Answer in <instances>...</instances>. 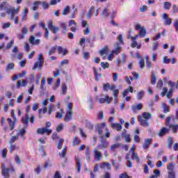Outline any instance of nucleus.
Wrapping results in <instances>:
<instances>
[{
	"label": "nucleus",
	"instance_id": "2",
	"mask_svg": "<svg viewBox=\"0 0 178 178\" xmlns=\"http://www.w3.org/2000/svg\"><path fill=\"white\" fill-rule=\"evenodd\" d=\"M172 120L175 122L176 120V117L175 115H170L165 120V126L168 127L169 129H172V133L176 134L177 133V129H178V124H172L171 122Z\"/></svg>",
	"mask_w": 178,
	"mask_h": 178
},
{
	"label": "nucleus",
	"instance_id": "29",
	"mask_svg": "<svg viewBox=\"0 0 178 178\" xmlns=\"http://www.w3.org/2000/svg\"><path fill=\"white\" fill-rule=\"evenodd\" d=\"M131 48H137V49H140L141 48V43H138L136 40H132V43L131 44Z\"/></svg>",
	"mask_w": 178,
	"mask_h": 178
},
{
	"label": "nucleus",
	"instance_id": "24",
	"mask_svg": "<svg viewBox=\"0 0 178 178\" xmlns=\"http://www.w3.org/2000/svg\"><path fill=\"white\" fill-rule=\"evenodd\" d=\"M100 56H104V55H108L109 54V49L108 46H105L102 49L99 51Z\"/></svg>",
	"mask_w": 178,
	"mask_h": 178
},
{
	"label": "nucleus",
	"instance_id": "11",
	"mask_svg": "<svg viewBox=\"0 0 178 178\" xmlns=\"http://www.w3.org/2000/svg\"><path fill=\"white\" fill-rule=\"evenodd\" d=\"M69 26L71 27L70 30L72 33H76L77 31V23L76 21L71 19L68 22Z\"/></svg>",
	"mask_w": 178,
	"mask_h": 178
},
{
	"label": "nucleus",
	"instance_id": "45",
	"mask_svg": "<svg viewBox=\"0 0 178 178\" xmlns=\"http://www.w3.org/2000/svg\"><path fill=\"white\" fill-rule=\"evenodd\" d=\"M122 52V47H117L114 50L112 51V54H115V55H118Z\"/></svg>",
	"mask_w": 178,
	"mask_h": 178
},
{
	"label": "nucleus",
	"instance_id": "38",
	"mask_svg": "<svg viewBox=\"0 0 178 178\" xmlns=\"http://www.w3.org/2000/svg\"><path fill=\"white\" fill-rule=\"evenodd\" d=\"M86 127H87V129H88L89 130H92V129H94V125L92 124V122H90L89 120H86Z\"/></svg>",
	"mask_w": 178,
	"mask_h": 178
},
{
	"label": "nucleus",
	"instance_id": "6",
	"mask_svg": "<svg viewBox=\"0 0 178 178\" xmlns=\"http://www.w3.org/2000/svg\"><path fill=\"white\" fill-rule=\"evenodd\" d=\"M98 149H105L106 148H108V141H106V139H105L104 136H101V143L97 145Z\"/></svg>",
	"mask_w": 178,
	"mask_h": 178
},
{
	"label": "nucleus",
	"instance_id": "64",
	"mask_svg": "<svg viewBox=\"0 0 178 178\" xmlns=\"http://www.w3.org/2000/svg\"><path fill=\"white\" fill-rule=\"evenodd\" d=\"M144 97V91L141 90L140 92H138V99H141V98H143Z\"/></svg>",
	"mask_w": 178,
	"mask_h": 178
},
{
	"label": "nucleus",
	"instance_id": "41",
	"mask_svg": "<svg viewBox=\"0 0 178 178\" xmlns=\"http://www.w3.org/2000/svg\"><path fill=\"white\" fill-rule=\"evenodd\" d=\"M152 75L151 79V84H152V86H155V84H156V75H155L154 72H152Z\"/></svg>",
	"mask_w": 178,
	"mask_h": 178
},
{
	"label": "nucleus",
	"instance_id": "5",
	"mask_svg": "<svg viewBox=\"0 0 178 178\" xmlns=\"http://www.w3.org/2000/svg\"><path fill=\"white\" fill-rule=\"evenodd\" d=\"M106 127V122H102V124H97L95 129L99 136H102L104 133V129Z\"/></svg>",
	"mask_w": 178,
	"mask_h": 178
},
{
	"label": "nucleus",
	"instance_id": "17",
	"mask_svg": "<svg viewBox=\"0 0 178 178\" xmlns=\"http://www.w3.org/2000/svg\"><path fill=\"white\" fill-rule=\"evenodd\" d=\"M92 70L95 73V79L96 80V81H99V79L102 77V74L98 72V70L95 67H92Z\"/></svg>",
	"mask_w": 178,
	"mask_h": 178
},
{
	"label": "nucleus",
	"instance_id": "48",
	"mask_svg": "<svg viewBox=\"0 0 178 178\" xmlns=\"http://www.w3.org/2000/svg\"><path fill=\"white\" fill-rule=\"evenodd\" d=\"M69 12H70V7L69 6H67L64 8V10H63V13H62V15H63V16H66V15H67V13H69Z\"/></svg>",
	"mask_w": 178,
	"mask_h": 178
},
{
	"label": "nucleus",
	"instance_id": "10",
	"mask_svg": "<svg viewBox=\"0 0 178 178\" xmlns=\"http://www.w3.org/2000/svg\"><path fill=\"white\" fill-rule=\"evenodd\" d=\"M121 137L122 138H125L126 143H131V138H130V134H127V130L123 129Z\"/></svg>",
	"mask_w": 178,
	"mask_h": 178
},
{
	"label": "nucleus",
	"instance_id": "1",
	"mask_svg": "<svg viewBox=\"0 0 178 178\" xmlns=\"http://www.w3.org/2000/svg\"><path fill=\"white\" fill-rule=\"evenodd\" d=\"M152 119V114L151 113L144 112L141 115L138 117V120L140 122V126L143 127H148L149 126V123L148 120Z\"/></svg>",
	"mask_w": 178,
	"mask_h": 178
},
{
	"label": "nucleus",
	"instance_id": "27",
	"mask_svg": "<svg viewBox=\"0 0 178 178\" xmlns=\"http://www.w3.org/2000/svg\"><path fill=\"white\" fill-rule=\"evenodd\" d=\"M111 127L115 129L117 131H120V130H122V124L113 123L111 124Z\"/></svg>",
	"mask_w": 178,
	"mask_h": 178
},
{
	"label": "nucleus",
	"instance_id": "34",
	"mask_svg": "<svg viewBox=\"0 0 178 178\" xmlns=\"http://www.w3.org/2000/svg\"><path fill=\"white\" fill-rule=\"evenodd\" d=\"M94 9H95V6L90 7V8L89 9V10L86 15L87 19H91V16H92V13L94 12Z\"/></svg>",
	"mask_w": 178,
	"mask_h": 178
},
{
	"label": "nucleus",
	"instance_id": "4",
	"mask_svg": "<svg viewBox=\"0 0 178 178\" xmlns=\"http://www.w3.org/2000/svg\"><path fill=\"white\" fill-rule=\"evenodd\" d=\"M9 172L11 173L15 172V168L13 166H10L9 168H5V164H2L1 167V175L4 177H10Z\"/></svg>",
	"mask_w": 178,
	"mask_h": 178
},
{
	"label": "nucleus",
	"instance_id": "14",
	"mask_svg": "<svg viewBox=\"0 0 178 178\" xmlns=\"http://www.w3.org/2000/svg\"><path fill=\"white\" fill-rule=\"evenodd\" d=\"M112 100V97H109L108 95H106L105 97H102L99 99V104H111V101Z\"/></svg>",
	"mask_w": 178,
	"mask_h": 178
},
{
	"label": "nucleus",
	"instance_id": "9",
	"mask_svg": "<svg viewBox=\"0 0 178 178\" xmlns=\"http://www.w3.org/2000/svg\"><path fill=\"white\" fill-rule=\"evenodd\" d=\"M48 28L54 34H56V33L59 31V27L54 26V22H52V21L48 22Z\"/></svg>",
	"mask_w": 178,
	"mask_h": 178
},
{
	"label": "nucleus",
	"instance_id": "33",
	"mask_svg": "<svg viewBox=\"0 0 178 178\" xmlns=\"http://www.w3.org/2000/svg\"><path fill=\"white\" fill-rule=\"evenodd\" d=\"M15 70V63H9L6 67V72H9V70Z\"/></svg>",
	"mask_w": 178,
	"mask_h": 178
},
{
	"label": "nucleus",
	"instance_id": "35",
	"mask_svg": "<svg viewBox=\"0 0 178 178\" xmlns=\"http://www.w3.org/2000/svg\"><path fill=\"white\" fill-rule=\"evenodd\" d=\"M47 112H48V110H47V107H44L43 108H40L39 111H38V113H39V118L40 119H42V113H47Z\"/></svg>",
	"mask_w": 178,
	"mask_h": 178
},
{
	"label": "nucleus",
	"instance_id": "44",
	"mask_svg": "<svg viewBox=\"0 0 178 178\" xmlns=\"http://www.w3.org/2000/svg\"><path fill=\"white\" fill-rule=\"evenodd\" d=\"M42 2L40 1H35L33 3V6L32 8L33 10H37V9L38 8L39 5H41Z\"/></svg>",
	"mask_w": 178,
	"mask_h": 178
},
{
	"label": "nucleus",
	"instance_id": "22",
	"mask_svg": "<svg viewBox=\"0 0 178 178\" xmlns=\"http://www.w3.org/2000/svg\"><path fill=\"white\" fill-rule=\"evenodd\" d=\"M6 13L8 15H9V13H10V19H11V20H13V19H15V7L10 8L7 9Z\"/></svg>",
	"mask_w": 178,
	"mask_h": 178
},
{
	"label": "nucleus",
	"instance_id": "15",
	"mask_svg": "<svg viewBox=\"0 0 178 178\" xmlns=\"http://www.w3.org/2000/svg\"><path fill=\"white\" fill-rule=\"evenodd\" d=\"M73 118V111H68L65 113V116L64 118V122H70Z\"/></svg>",
	"mask_w": 178,
	"mask_h": 178
},
{
	"label": "nucleus",
	"instance_id": "47",
	"mask_svg": "<svg viewBox=\"0 0 178 178\" xmlns=\"http://www.w3.org/2000/svg\"><path fill=\"white\" fill-rule=\"evenodd\" d=\"M173 144V138L170 137L168 139V147L169 149H172V145Z\"/></svg>",
	"mask_w": 178,
	"mask_h": 178
},
{
	"label": "nucleus",
	"instance_id": "31",
	"mask_svg": "<svg viewBox=\"0 0 178 178\" xmlns=\"http://www.w3.org/2000/svg\"><path fill=\"white\" fill-rule=\"evenodd\" d=\"M81 143L80 138L78 136H75L72 140V145L74 147L76 145H79Z\"/></svg>",
	"mask_w": 178,
	"mask_h": 178
},
{
	"label": "nucleus",
	"instance_id": "51",
	"mask_svg": "<svg viewBox=\"0 0 178 178\" xmlns=\"http://www.w3.org/2000/svg\"><path fill=\"white\" fill-rule=\"evenodd\" d=\"M102 15L104 16V17H108V16H109V13H108L107 8H104V10L102 12Z\"/></svg>",
	"mask_w": 178,
	"mask_h": 178
},
{
	"label": "nucleus",
	"instance_id": "8",
	"mask_svg": "<svg viewBox=\"0 0 178 178\" xmlns=\"http://www.w3.org/2000/svg\"><path fill=\"white\" fill-rule=\"evenodd\" d=\"M45 133L47 136H49V134L52 133V129H48L45 127L38 128L37 129V134H40L42 136L43 134H45Z\"/></svg>",
	"mask_w": 178,
	"mask_h": 178
},
{
	"label": "nucleus",
	"instance_id": "49",
	"mask_svg": "<svg viewBox=\"0 0 178 178\" xmlns=\"http://www.w3.org/2000/svg\"><path fill=\"white\" fill-rule=\"evenodd\" d=\"M63 141H65V140L63 138H60L58 141V143L57 145V149H62V146L63 145Z\"/></svg>",
	"mask_w": 178,
	"mask_h": 178
},
{
	"label": "nucleus",
	"instance_id": "37",
	"mask_svg": "<svg viewBox=\"0 0 178 178\" xmlns=\"http://www.w3.org/2000/svg\"><path fill=\"white\" fill-rule=\"evenodd\" d=\"M24 76H26V72H23L21 74H15L13 77V81H15V80H17L19 77H23Z\"/></svg>",
	"mask_w": 178,
	"mask_h": 178
},
{
	"label": "nucleus",
	"instance_id": "12",
	"mask_svg": "<svg viewBox=\"0 0 178 178\" xmlns=\"http://www.w3.org/2000/svg\"><path fill=\"white\" fill-rule=\"evenodd\" d=\"M151 144H152V138L145 139L142 145V148H143V149H148Z\"/></svg>",
	"mask_w": 178,
	"mask_h": 178
},
{
	"label": "nucleus",
	"instance_id": "13",
	"mask_svg": "<svg viewBox=\"0 0 178 178\" xmlns=\"http://www.w3.org/2000/svg\"><path fill=\"white\" fill-rule=\"evenodd\" d=\"M163 19L164 20L165 26H170V24H172V18L169 17V15H168V14L163 13Z\"/></svg>",
	"mask_w": 178,
	"mask_h": 178
},
{
	"label": "nucleus",
	"instance_id": "26",
	"mask_svg": "<svg viewBox=\"0 0 178 178\" xmlns=\"http://www.w3.org/2000/svg\"><path fill=\"white\" fill-rule=\"evenodd\" d=\"M123 147V144L122 143H115L111 146L110 149L111 151H115L118 148Z\"/></svg>",
	"mask_w": 178,
	"mask_h": 178
},
{
	"label": "nucleus",
	"instance_id": "25",
	"mask_svg": "<svg viewBox=\"0 0 178 178\" xmlns=\"http://www.w3.org/2000/svg\"><path fill=\"white\" fill-rule=\"evenodd\" d=\"M168 133H169V129L166 127H163L158 134V136H159V137H163V136H165V134Z\"/></svg>",
	"mask_w": 178,
	"mask_h": 178
},
{
	"label": "nucleus",
	"instance_id": "61",
	"mask_svg": "<svg viewBox=\"0 0 178 178\" xmlns=\"http://www.w3.org/2000/svg\"><path fill=\"white\" fill-rule=\"evenodd\" d=\"M156 87L158 88H162V87H163V81H162V79H159L157 82L156 84Z\"/></svg>",
	"mask_w": 178,
	"mask_h": 178
},
{
	"label": "nucleus",
	"instance_id": "36",
	"mask_svg": "<svg viewBox=\"0 0 178 178\" xmlns=\"http://www.w3.org/2000/svg\"><path fill=\"white\" fill-rule=\"evenodd\" d=\"M131 159H133V161H137L138 163L140 162V157H138V154L136 152L131 154Z\"/></svg>",
	"mask_w": 178,
	"mask_h": 178
},
{
	"label": "nucleus",
	"instance_id": "53",
	"mask_svg": "<svg viewBox=\"0 0 178 178\" xmlns=\"http://www.w3.org/2000/svg\"><path fill=\"white\" fill-rule=\"evenodd\" d=\"M163 112L164 113H168V112L170 111L169 109V106H168L166 104H163Z\"/></svg>",
	"mask_w": 178,
	"mask_h": 178
},
{
	"label": "nucleus",
	"instance_id": "63",
	"mask_svg": "<svg viewBox=\"0 0 178 178\" xmlns=\"http://www.w3.org/2000/svg\"><path fill=\"white\" fill-rule=\"evenodd\" d=\"M52 140H59V136H58V133L54 132L51 135Z\"/></svg>",
	"mask_w": 178,
	"mask_h": 178
},
{
	"label": "nucleus",
	"instance_id": "20",
	"mask_svg": "<svg viewBox=\"0 0 178 178\" xmlns=\"http://www.w3.org/2000/svg\"><path fill=\"white\" fill-rule=\"evenodd\" d=\"M27 86V80L23 79L22 81V80H18L17 82V88H20L21 87H26Z\"/></svg>",
	"mask_w": 178,
	"mask_h": 178
},
{
	"label": "nucleus",
	"instance_id": "3",
	"mask_svg": "<svg viewBox=\"0 0 178 178\" xmlns=\"http://www.w3.org/2000/svg\"><path fill=\"white\" fill-rule=\"evenodd\" d=\"M168 178H176V170H175L174 163L167 165Z\"/></svg>",
	"mask_w": 178,
	"mask_h": 178
},
{
	"label": "nucleus",
	"instance_id": "7",
	"mask_svg": "<svg viewBox=\"0 0 178 178\" xmlns=\"http://www.w3.org/2000/svg\"><path fill=\"white\" fill-rule=\"evenodd\" d=\"M115 88H116V85L115 84L111 85L109 83H103V91H105L106 92H108L109 90L111 91L113 90Z\"/></svg>",
	"mask_w": 178,
	"mask_h": 178
},
{
	"label": "nucleus",
	"instance_id": "59",
	"mask_svg": "<svg viewBox=\"0 0 178 178\" xmlns=\"http://www.w3.org/2000/svg\"><path fill=\"white\" fill-rule=\"evenodd\" d=\"M172 11L174 14L178 13V7L176 4H172Z\"/></svg>",
	"mask_w": 178,
	"mask_h": 178
},
{
	"label": "nucleus",
	"instance_id": "16",
	"mask_svg": "<svg viewBox=\"0 0 178 178\" xmlns=\"http://www.w3.org/2000/svg\"><path fill=\"white\" fill-rule=\"evenodd\" d=\"M75 161H76V172L77 173H80L81 170V159L77 156H75Z\"/></svg>",
	"mask_w": 178,
	"mask_h": 178
},
{
	"label": "nucleus",
	"instance_id": "39",
	"mask_svg": "<svg viewBox=\"0 0 178 178\" xmlns=\"http://www.w3.org/2000/svg\"><path fill=\"white\" fill-rule=\"evenodd\" d=\"M8 122H10V130H13V129H15V124L16 123V121L12 120V118H8Z\"/></svg>",
	"mask_w": 178,
	"mask_h": 178
},
{
	"label": "nucleus",
	"instance_id": "52",
	"mask_svg": "<svg viewBox=\"0 0 178 178\" xmlns=\"http://www.w3.org/2000/svg\"><path fill=\"white\" fill-rule=\"evenodd\" d=\"M19 138V136L16 135L14 136H12L11 138L9 140V144H13L16 140Z\"/></svg>",
	"mask_w": 178,
	"mask_h": 178
},
{
	"label": "nucleus",
	"instance_id": "19",
	"mask_svg": "<svg viewBox=\"0 0 178 178\" xmlns=\"http://www.w3.org/2000/svg\"><path fill=\"white\" fill-rule=\"evenodd\" d=\"M43 65H44L43 61L36 62L35 63L32 69L33 70H37V69H39V70H41V69H42Z\"/></svg>",
	"mask_w": 178,
	"mask_h": 178
},
{
	"label": "nucleus",
	"instance_id": "43",
	"mask_svg": "<svg viewBox=\"0 0 178 178\" xmlns=\"http://www.w3.org/2000/svg\"><path fill=\"white\" fill-rule=\"evenodd\" d=\"M171 6H172V3L170 2H169V1L164 2L163 8L165 10H169V9H170Z\"/></svg>",
	"mask_w": 178,
	"mask_h": 178
},
{
	"label": "nucleus",
	"instance_id": "30",
	"mask_svg": "<svg viewBox=\"0 0 178 178\" xmlns=\"http://www.w3.org/2000/svg\"><path fill=\"white\" fill-rule=\"evenodd\" d=\"M30 120V114H26V117H22V123L24 124H29V122Z\"/></svg>",
	"mask_w": 178,
	"mask_h": 178
},
{
	"label": "nucleus",
	"instance_id": "50",
	"mask_svg": "<svg viewBox=\"0 0 178 178\" xmlns=\"http://www.w3.org/2000/svg\"><path fill=\"white\" fill-rule=\"evenodd\" d=\"M105 166L107 167L108 170H111V163H106V162L103 163L100 165V168H102V169H103V168H105Z\"/></svg>",
	"mask_w": 178,
	"mask_h": 178
},
{
	"label": "nucleus",
	"instance_id": "18",
	"mask_svg": "<svg viewBox=\"0 0 178 178\" xmlns=\"http://www.w3.org/2000/svg\"><path fill=\"white\" fill-rule=\"evenodd\" d=\"M35 37L31 36L29 38V42L30 44H32V45H39L40 42H41V40L40 39H36Z\"/></svg>",
	"mask_w": 178,
	"mask_h": 178
},
{
	"label": "nucleus",
	"instance_id": "57",
	"mask_svg": "<svg viewBox=\"0 0 178 178\" xmlns=\"http://www.w3.org/2000/svg\"><path fill=\"white\" fill-rule=\"evenodd\" d=\"M83 59H86V60H88V59H90V52L88 51L83 52Z\"/></svg>",
	"mask_w": 178,
	"mask_h": 178
},
{
	"label": "nucleus",
	"instance_id": "28",
	"mask_svg": "<svg viewBox=\"0 0 178 178\" xmlns=\"http://www.w3.org/2000/svg\"><path fill=\"white\" fill-rule=\"evenodd\" d=\"M138 35L140 37H142V38H144L147 35V31L145 30V28L142 27L140 29V32L138 33Z\"/></svg>",
	"mask_w": 178,
	"mask_h": 178
},
{
	"label": "nucleus",
	"instance_id": "21",
	"mask_svg": "<svg viewBox=\"0 0 178 178\" xmlns=\"http://www.w3.org/2000/svg\"><path fill=\"white\" fill-rule=\"evenodd\" d=\"M94 156H95V159H97V161H101V159H102V153L101 152H99L97 149H95Z\"/></svg>",
	"mask_w": 178,
	"mask_h": 178
},
{
	"label": "nucleus",
	"instance_id": "42",
	"mask_svg": "<svg viewBox=\"0 0 178 178\" xmlns=\"http://www.w3.org/2000/svg\"><path fill=\"white\" fill-rule=\"evenodd\" d=\"M6 1H3L1 2V3L0 4V10H8V7L6 6Z\"/></svg>",
	"mask_w": 178,
	"mask_h": 178
},
{
	"label": "nucleus",
	"instance_id": "62",
	"mask_svg": "<svg viewBox=\"0 0 178 178\" xmlns=\"http://www.w3.org/2000/svg\"><path fill=\"white\" fill-rule=\"evenodd\" d=\"M139 65L140 69H144V67L145 66V65L144 64V58H140L139 60Z\"/></svg>",
	"mask_w": 178,
	"mask_h": 178
},
{
	"label": "nucleus",
	"instance_id": "32",
	"mask_svg": "<svg viewBox=\"0 0 178 178\" xmlns=\"http://www.w3.org/2000/svg\"><path fill=\"white\" fill-rule=\"evenodd\" d=\"M67 151V147H64L61 151L60 153H59V156H60V158H66V152Z\"/></svg>",
	"mask_w": 178,
	"mask_h": 178
},
{
	"label": "nucleus",
	"instance_id": "60",
	"mask_svg": "<svg viewBox=\"0 0 178 178\" xmlns=\"http://www.w3.org/2000/svg\"><path fill=\"white\" fill-rule=\"evenodd\" d=\"M63 130V124L61 123L60 124L56 129V131L57 133H60V131H62Z\"/></svg>",
	"mask_w": 178,
	"mask_h": 178
},
{
	"label": "nucleus",
	"instance_id": "23",
	"mask_svg": "<svg viewBox=\"0 0 178 178\" xmlns=\"http://www.w3.org/2000/svg\"><path fill=\"white\" fill-rule=\"evenodd\" d=\"M131 109L134 113L137 112V111H141L143 109V104H138L136 106L133 105V106H131Z\"/></svg>",
	"mask_w": 178,
	"mask_h": 178
},
{
	"label": "nucleus",
	"instance_id": "46",
	"mask_svg": "<svg viewBox=\"0 0 178 178\" xmlns=\"http://www.w3.org/2000/svg\"><path fill=\"white\" fill-rule=\"evenodd\" d=\"M56 52V46L51 47L49 50V56H51V55H54Z\"/></svg>",
	"mask_w": 178,
	"mask_h": 178
},
{
	"label": "nucleus",
	"instance_id": "54",
	"mask_svg": "<svg viewBox=\"0 0 178 178\" xmlns=\"http://www.w3.org/2000/svg\"><path fill=\"white\" fill-rule=\"evenodd\" d=\"M45 84H47V79L42 78L40 83V90H44Z\"/></svg>",
	"mask_w": 178,
	"mask_h": 178
},
{
	"label": "nucleus",
	"instance_id": "58",
	"mask_svg": "<svg viewBox=\"0 0 178 178\" xmlns=\"http://www.w3.org/2000/svg\"><path fill=\"white\" fill-rule=\"evenodd\" d=\"M140 140H141V138H140V136L138 135H134V143H136V144H138V143H140Z\"/></svg>",
	"mask_w": 178,
	"mask_h": 178
},
{
	"label": "nucleus",
	"instance_id": "56",
	"mask_svg": "<svg viewBox=\"0 0 178 178\" xmlns=\"http://www.w3.org/2000/svg\"><path fill=\"white\" fill-rule=\"evenodd\" d=\"M159 47V43H158V42H154L152 44V51H156V49H158Z\"/></svg>",
	"mask_w": 178,
	"mask_h": 178
},
{
	"label": "nucleus",
	"instance_id": "55",
	"mask_svg": "<svg viewBox=\"0 0 178 178\" xmlns=\"http://www.w3.org/2000/svg\"><path fill=\"white\" fill-rule=\"evenodd\" d=\"M102 69H109V63H105V62H102L100 63Z\"/></svg>",
	"mask_w": 178,
	"mask_h": 178
},
{
	"label": "nucleus",
	"instance_id": "40",
	"mask_svg": "<svg viewBox=\"0 0 178 178\" xmlns=\"http://www.w3.org/2000/svg\"><path fill=\"white\" fill-rule=\"evenodd\" d=\"M61 91L63 95H66V92H67V86H66V83L62 84Z\"/></svg>",
	"mask_w": 178,
	"mask_h": 178
}]
</instances>
